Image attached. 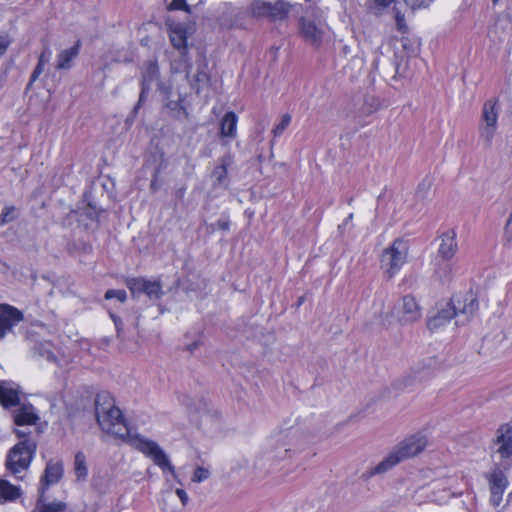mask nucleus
Here are the masks:
<instances>
[{
	"mask_svg": "<svg viewBox=\"0 0 512 512\" xmlns=\"http://www.w3.org/2000/svg\"><path fill=\"white\" fill-rule=\"evenodd\" d=\"M452 268L450 264L445 263L443 266H439L436 270V274L441 278V280H448L451 274Z\"/></svg>",
	"mask_w": 512,
	"mask_h": 512,
	"instance_id": "obj_41",
	"label": "nucleus"
},
{
	"mask_svg": "<svg viewBox=\"0 0 512 512\" xmlns=\"http://www.w3.org/2000/svg\"><path fill=\"white\" fill-rule=\"evenodd\" d=\"M485 477L489 483L490 503L494 507H498L503 500V494L508 486L507 477L499 467H495Z\"/></svg>",
	"mask_w": 512,
	"mask_h": 512,
	"instance_id": "obj_12",
	"label": "nucleus"
},
{
	"mask_svg": "<svg viewBox=\"0 0 512 512\" xmlns=\"http://www.w3.org/2000/svg\"><path fill=\"white\" fill-rule=\"evenodd\" d=\"M185 192H186V188H185V187H181V188H179V189H177V190H176L175 195H176V197H177L178 199H183V197H184V195H185Z\"/></svg>",
	"mask_w": 512,
	"mask_h": 512,
	"instance_id": "obj_54",
	"label": "nucleus"
},
{
	"mask_svg": "<svg viewBox=\"0 0 512 512\" xmlns=\"http://www.w3.org/2000/svg\"><path fill=\"white\" fill-rule=\"evenodd\" d=\"M20 215L19 209L14 205H6L0 213V226H4L14 220Z\"/></svg>",
	"mask_w": 512,
	"mask_h": 512,
	"instance_id": "obj_30",
	"label": "nucleus"
},
{
	"mask_svg": "<svg viewBox=\"0 0 512 512\" xmlns=\"http://www.w3.org/2000/svg\"><path fill=\"white\" fill-rule=\"evenodd\" d=\"M449 305L455 311L456 326H464L469 323L479 308L477 298L472 292L453 296Z\"/></svg>",
	"mask_w": 512,
	"mask_h": 512,
	"instance_id": "obj_4",
	"label": "nucleus"
},
{
	"mask_svg": "<svg viewBox=\"0 0 512 512\" xmlns=\"http://www.w3.org/2000/svg\"><path fill=\"white\" fill-rule=\"evenodd\" d=\"M166 109L170 111L171 115L177 119L187 118L188 113L180 103V101H169L166 104Z\"/></svg>",
	"mask_w": 512,
	"mask_h": 512,
	"instance_id": "obj_31",
	"label": "nucleus"
},
{
	"mask_svg": "<svg viewBox=\"0 0 512 512\" xmlns=\"http://www.w3.org/2000/svg\"><path fill=\"white\" fill-rule=\"evenodd\" d=\"M20 386L13 381H0V404L3 408L19 406L20 402Z\"/></svg>",
	"mask_w": 512,
	"mask_h": 512,
	"instance_id": "obj_16",
	"label": "nucleus"
},
{
	"mask_svg": "<svg viewBox=\"0 0 512 512\" xmlns=\"http://www.w3.org/2000/svg\"><path fill=\"white\" fill-rule=\"evenodd\" d=\"M150 189L152 192H156L159 190V183H158V170H156L153 174V178L150 183Z\"/></svg>",
	"mask_w": 512,
	"mask_h": 512,
	"instance_id": "obj_49",
	"label": "nucleus"
},
{
	"mask_svg": "<svg viewBox=\"0 0 512 512\" xmlns=\"http://www.w3.org/2000/svg\"><path fill=\"white\" fill-rule=\"evenodd\" d=\"M398 321L402 324L413 323L421 317V308L411 295L403 296L395 306Z\"/></svg>",
	"mask_w": 512,
	"mask_h": 512,
	"instance_id": "obj_13",
	"label": "nucleus"
},
{
	"mask_svg": "<svg viewBox=\"0 0 512 512\" xmlns=\"http://www.w3.org/2000/svg\"><path fill=\"white\" fill-rule=\"evenodd\" d=\"M440 245L438 248V255L448 261L455 255L458 244L456 240V233L453 230L447 231L440 236Z\"/></svg>",
	"mask_w": 512,
	"mask_h": 512,
	"instance_id": "obj_20",
	"label": "nucleus"
},
{
	"mask_svg": "<svg viewBox=\"0 0 512 512\" xmlns=\"http://www.w3.org/2000/svg\"><path fill=\"white\" fill-rule=\"evenodd\" d=\"M400 462L401 460L392 449L389 454L371 470L370 475L383 474Z\"/></svg>",
	"mask_w": 512,
	"mask_h": 512,
	"instance_id": "obj_26",
	"label": "nucleus"
},
{
	"mask_svg": "<svg viewBox=\"0 0 512 512\" xmlns=\"http://www.w3.org/2000/svg\"><path fill=\"white\" fill-rule=\"evenodd\" d=\"M290 122H291V116L289 114H284L282 116L281 121L279 122V124H277L275 126V128L273 129V131H272L274 137L280 136L285 131V129L288 127Z\"/></svg>",
	"mask_w": 512,
	"mask_h": 512,
	"instance_id": "obj_37",
	"label": "nucleus"
},
{
	"mask_svg": "<svg viewBox=\"0 0 512 512\" xmlns=\"http://www.w3.org/2000/svg\"><path fill=\"white\" fill-rule=\"evenodd\" d=\"M136 447L139 451L150 457L155 465L163 471H169L173 478L177 479L174 466L171 464L163 449L156 442L144 438H137Z\"/></svg>",
	"mask_w": 512,
	"mask_h": 512,
	"instance_id": "obj_7",
	"label": "nucleus"
},
{
	"mask_svg": "<svg viewBox=\"0 0 512 512\" xmlns=\"http://www.w3.org/2000/svg\"><path fill=\"white\" fill-rule=\"evenodd\" d=\"M209 476H210V472L208 469H206L204 467H197L192 476V481L200 483V482L208 479Z\"/></svg>",
	"mask_w": 512,
	"mask_h": 512,
	"instance_id": "obj_39",
	"label": "nucleus"
},
{
	"mask_svg": "<svg viewBox=\"0 0 512 512\" xmlns=\"http://www.w3.org/2000/svg\"><path fill=\"white\" fill-rule=\"evenodd\" d=\"M39 512H63L66 508V504L63 502H52L48 504L37 505Z\"/></svg>",
	"mask_w": 512,
	"mask_h": 512,
	"instance_id": "obj_34",
	"label": "nucleus"
},
{
	"mask_svg": "<svg viewBox=\"0 0 512 512\" xmlns=\"http://www.w3.org/2000/svg\"><path fill=\"white\" fill-rule=\"evenodd\" d=\"M432 186V179L425 177L418 185L416 195L417 197L424 199L426 198L430 188Z\"/></svg>",
	"mask_w": 512,
	"mask_h": 512,
	"instance_id": "obj_35",
	"label": "nucleus"
},
{
	"mask_svg": "<svg viewBox=\"0 0 512 512\" xmlns=\"http://www.w3.org/2000/svg\"><path fill=\"white\" fill-rule=\"evenodd\" d=\"M216 226L220 230L227 231L230 228V221L228 219H219L216 222Z\"/></svg>",
	"mask_w": 512,
	"mask_h": 512,
	"instance_id": "obj_50",
	"label": "nucleus"
},
{
	"mask_svg": "<svg viewBox=\"0 0 512 512\" xmlns=\"http://www.w3.org/2000/svg\"><path fill=\"white\" fill-rule=\"evenodd\" d=\"M169 10H184L189 12V6L186 3V0H172L168 5Z\"/></svg>",
	"mask_w": 512,
	"mask_h": 512,
	"instance_id": "obj_42",
	"label": "nucleus"
},
{
	"mask_svg": "<svg viewBox=\"0 0 512 512\" xmlns=\"http://www.w3.org/2000/svg\"><path fill=\"white\" fill-rule=\"evenodd\" d=\"M504 236L507 242L512 243V213L509 215L505 224Z\"/></svg>",
	"mask_w": 512,
	"mask_h": 512,
	"instance_id": "obj_44",
	"label": "nucleus"
},
{
	"mask_svg": "<svg viewBox=\"0 0 512 512\" xmlns=\"http://www.w3.org/2000/svg\"><path fill=\"white\" fill-rule=\"evenodd\" d=\"M303 302V297H300L298 300V304L300 305Z\"/></svg>",
	"mask_w": 512,
	"mask_h": 512,
	"instance_id": "obj_57",
	"label": "nucleus"
},
{
	"mask_svg": "<svg viewBox=\"0 0 512 512\" xmlns=\"http://www.w3.org/2000/svg\"><path fill=\"white\" fill-rule=\"evenodd\" d=\"M126 285L133 297L145 294L150 300H158L164 295L162 283L159 279L151 281L143 277H134L128 279Z\"/></svg>",
	"mask_w": 512,
	"mask_h": 512,
	"instance_id": "obj_9",
	"label": "nucleus"
},
{
	"mask_svg": "<svg viewBox=\"0 0 512 512\" xmlns=\"http://www.w3.org/2000/svg\"><path fill=\"white\" fill-rule=\"evenodd\" d=\"M105 299L107 300H110V299H117L119 302L123 303L126 301L127 299V293L125 290H122V289H109L106 291L105 293Z\"/></svg>",
	"mask_w": 512,
	"mask_h": 512,
	"instance_id": "obj_36",
	"label": "nucleus"
},
{
	"mask_svg": "<svg viewBox=\"0 0 512 512\" xmlns=\"http://www.w3.org/2000/svg\"><path fill=\"white\" fill-rule=\"evenodd\" d=\"M176 494L179 497V499H180V501H181V503L183 505H186L188 503L189 498H188V495L185 492V490H183V489H176Z\"/></svg>",
	"mask_w": 512,
	"mask_h": 512,
	"instance_id": "obj_51",
	"label": "nucleus"
},
{
	"mask_svg": "<svg viewBox=\"0 0 512 512\" xmlns=\"http://www.w3.org/2000/svg\"><path fill=\"white\" fill-rule=\"evenodd\" d=\"M21 495V490L18 486L12 485L8 480H0V498L5 501H14Z\"/></svg>",
	"mask_w": 512,
	"mask_h": 512,
	"instance_id": "obj_27",
	"label": "nucleus"
},
{
	"mask_svg": "<svg viewBox=\"0 0 512 512\" xmlns=\"http://www.w3.org/2000/svg\"><path fill=\"white\" fill-rule=\"evenodd\" d=\"M158 73H159V69H158V65L156 62H153V61H149L146 63L145 65V69L142 73V81H141V92H140V95H139V100L137 102V104L135 105L132 113L133 115H136L138 109L140 108V106L142 105L145 97H146V94L150 91L151 89V84L157 80L158 78Z\"/></svg>",
	"mask_w": 512,
	"mask_h": 512,
	"instance_id": "obj_14",
	"label": "nucleus"
},
{
	"mask_svg": "<svg viewBox=\"0 0 512 512\" xmlns=\"http://www.w3.org/2000/svg\"><path fill=\"white\" fill-rule=\"evenodd\" d=\"M496 453L501 458L507 459L512 456V428L508 425H502L497 430L496 439L494 440Z\"/></svg>",
	"mask_w": 512,
	"mask_h": 512,
	"instance_id": "obj_17",
	"label": "nucleus"
},
{
	"mask_svg": "<svg viewBox=\"0 0 512 512\" xmlns=\"http://www.w3.org/2000/svg\"><path fill=\"white\" fill-rule=\"evenodd\" d=\"M393 9L395 11V21H396L397 29L400 32H405L407 29V26L405 23L404 14L401 11V1L400 0L395 1V5H394Z\"/></svg>",
	"mask_w": 512,
	"mask_h": 512,
	"instance_id": "obj_32",
	"label": "nucleus"
},
{
	"mask_svg": "<svg viewBox=\"0 0 512 512\" xmlns=\"http://www.w3.org/2000/svg\"><path fill=\"white\" fill-rule=\"evenodd\" d=\"M10 45V40L7 36H0V57L3 56Z\"/></svg>",
	"mask_w": 512,
	"mask_h": 512,
	"instance_id": "obj_48",
	"label": "nucleus"
},
{
	"mask_svg": "<svg viewBox=\"0 0 512 512\" xmlns=\"http://www.w3.org/2000/svg\"><path fill=\"white\" fill-rule=\"evenodd\" d=\"M74 470L78 480H85L88 475L86 457L83 452L79 451L75 455Z\"/></svg>",
	"mask_w": 512,
	"mask_h": 512,
	"instance_id": "obj_28",
	"label": "nucleus"
},
{
	"mask_svg": "<svg viewBox=\"0 0 512 512\" xmlns=\"http://www.w3.org/2000/svg\"><path fill=\"white\" fill-rule=\"evenodd\" d=\"M433 0H403L406 6L412 10L428 6Z\"/></svg>",
	"mask_w": 512,
	"mask_h": 512,
	"instance_id": "obj_40",
	"label": "nucleus"
},
{
	"mask_svg": "<svg viewBox=\"0 0 512 512\" xmlns=\"http://www.w3.org/2000/svg\"><path fill=\"white\" fill-rule=\"evenodd\" d=\"M221 161L222 163L214 168L212 176L215 178V184L227 185V166L229 161L227 158H223Z\"/></svg>",
	"mask_w": 512,
	"mask_h": 512,
	"instance_id": "obj_29",
	"label": "nucleus"
},
{
	"mask_svg": "<svg viewBox=\"0 0 512 512\" xmlns=\"http://www.w3.org/2000/svg\"><path fill=\"white\" fill-rule=\"evenodd\" d=\"M208 80H209V77H208L207 73H205V72H198V74L195 77V82L197 83V85H194V88L196 89L197 93L200 90L199 83H207Z\"/></svg>",
	"mask_w": 512,
	"mask_h": 512,
	"instance_id": "obj_47",
	"label": "nucleus"
},
{
	"mask_svg": "<svg viewBox=\"0 0 512 512\" xmlns=\"http://www.w3.org/2000/svg\"><path fill=\"white\" fill-rule=\"evenodd\" d=\"M23 320V314L10 305H0V339Z\"/></svg>",
	"mask_w": 512,
	"mask_h": 512,
	"instance_id": "obj_15",
	"label": "nucleus"
},
{
	"mask_svg": "<svg viewBox=\"0 0 512 512\" xmlns=\"http://www.w3.org/2000/svg\"><path fill=\"white\" fill-rule=\"evenodd\" d=\"M44 67L45 65L44 64H41V63H37L35 69L33 70L32 72V75H31V78H30V81L27 85V88H30L32 83L34 81H36L38 79V77L42 74V72L44 71Z\"/></svg>",
	"mask_w": 512,
	"mask_h": 512,
	"instance_id": "obj_43",
	"label": "nucleus"
},
{
	"mask_svg": "<svg viewBox=\"0 0 512 512\" xmlns=\"http://www.w3.org/2000/svg\"><path fill=\"white\" fill-rule=\"evenodd\" d=\"M63 475V465L60 461H49L46 465L44 475L41 478L40 493L43 497L45 490L52 484L57 483Z\"/></svg>",
	"mask_w": 512,
	"mask_h": 512,
	"instance_id": "obj_18",
	"label": "nucleus"
},
{
	"mask_svg": "<svg viewBox=\"0 0 512 512\" xmlns=\"http://www.w3.org/2000/svg\"><path fill=\"white\" fill-rule=\"evenodd\" d=\"M434 365L435 360L428 359L427 363L423 364V366L415 367L413 371L415 375L419 378V380H422L423 378L431 374Z\"/></svg>",
	"mask_w": 512,
	"mask_h": 512,
	"instance_id": "obj_33",
	"label": "nucleus"
},
{
	"mask_svg": "<svg viewBox=\"0 0 512 512\" xmlns=\"http://www.w3.org/2000/svg\"><path fill=\"white\" fill-rule=\"evenodd\" d=\"M13 418L17 426L34 425L39 420L34 406L30 403H21L14 411Z\"/></svg>",
	"mask_w": 512,
	"mask_h": 512,
	"instance_id": "obj_19",
	"label": "nucleus"
},
{
	"mask_svg": "<svg viewBox=\"0 0 512 512\" xmlns=\"http://www.w3.org/2000/svg\"><path fill=\"white\" fill-rule=\"evenodd\" d=\"M291 9V5L284 0L268 2L255 0L250 6V12L254 17H265L272 21L284 20Z\"/></svg>",
	"mask_w": 512,
	"mask_h": 512,
	"instance_id": "obj_5",
	"label": "nucleus"
},
{
	"mask_svg": "<svg viewBox=\"0 0 512 512\" xmlns=\"http://www.w3.org/2000/svg\"><path fill=\"white\" fill-rule=\"evenodd\" d=\"M427 446V439L424 435L417 433L399 442L393 450L401 461L414 457L421 453Z\"/></svg>",
	"mask_w": 512,
	"mask_h": 512,
	"instance_id": "obj_11",
	"label": "nucleus"
},
{
	"mask_svg": "<svg viewBox=\"0 0 512 512\" xmlns=\"http://www.w3.org/2000/svg\"><path fill=\"white\" fill-rule=\"evenodd\" d=\"M89 218L94 222H98V215L96 213H90Z\"/></svg>",
	"mask_w": 512,
	"mask_h": 512,
	"instance_id": "obj_55",
	"label": "nucleus"
},
{
	"mask_svg": "<svg viewBox=\"0 0 512 512\" xmlns=\"http://www.w3.org/2000/svg\"><path fill=\"white\" fill-rule=\"evenodd\" d=\"M364 105L360 108L362 114H370L377 109L376 100L373 97L364 98Z\"/></svg>",
	"mask_w": 512,
	"mask_h": 512,
	"instance_id": "obj_38",
	"label": "nucleus"
},
{
	"mask_svg": "<svg viewBox=\"0 0 512 512\" xmlns=\"http://www.w3.org/2000/svg\"><path fill=\"white\" fill-rule=\"evenodd\" d=\"M110 317H111V319L114 322V325H115V328H116V332H117V336L120 337L122 332H123V322H122L120 317H118L117 315H115L113 313H110Z\"/></svg>",
	"mask_w": 512,
	"mask_h": 512,
	"instance_id": "obj_46",
	"label": "nucleus"
},
{
	"mask_svg": "<svg viewBox=\"0 0 512 512\" xmlns=\"http://www.w3.org/2000/svg\"><path fill=\"white\" fill-rule=\"evenodd\" d=\"M15 434L22 440L24 439H30L29 438V432L23 429H16Z\"/></svg>",
	"mask_w": 512,
	"mask_h": 512,
	"instance_id": "obj_52",
	"label": "nucleus"
},
{
	"mask_svg": "<svg viewBox=\"0 0 512 512\" xmlns=\"http://www.w3.org/2000/svg\"><path fill=\"white\" fill-rule=\"evenodd\" d=\"M298 31L302 39L313 47H320L326 35L325 25L316 19L300 17Z\"/></svg>",
	"mask_w": 512,
	"mask_h": 512,
	"instance_id": "obj_8",
	"label": "nucleus"
},
{
	"mask_svg": "<svg viewBox=\"0 0 512 512\" xmlns=\"http://www.w3.org/2000/svg\"><path fill=\"white\" fill-rule=\"evenodd\" d=\"M302 434L297 428H289L280 431L269 437L266 449L269 453L274 454L277 459H283L291 451L292 447L301 446Z\"/></svg>",
	"mask_w": 512,
	"mask_h": 512,
	"instance_id": "obj_3",
	"label": "nucleus"
},
{
	"mask_svg": "<svg viewBox=\"0 0 512 512\" xmlns=\"http://www.w3.org/2000/svg\"><path fill=\"white\" fill-rule=\"evenodd\" d=\"M81 48V41L77 40L75 44L57 55V70H68L72 67L73 60L79 55Z\"/></svg>",
	"mask_w": 512,
	"mask_h": 512,
	"instance_id": "obj_23",
	"label": "nucleus"
},
{
	"mask_svg": "<svg viewBox=\"0 0 512 512\" xmlns=\"http://www.w3.org/2000/svg\"><path fill=\"white\" fill-rule=\"evenodd\" d=\"M353 217V214H350L347 218V220H351V218Z\"/></svg>",
	"mask_w": 512,
	"mask_h": 512,
	"instance_id": "obj_58",
	"label": "nucleus"
},
{
	"mask_svg": "<svg viewBox=\"0 0 512 512\" xmlns=\"http://www.w3.org/2000/svg\"><path fill=\"white\" fill-rule=\"evenodd\" d=\"M409 246L407 241L396 239L381 255V267L388 279H391L406 263Z\"/></svg>",
	"mask_w": 512,
	"mask_h": 512,
	"instance_id": "obj_2",
	"label": "nucleus"
},
{
	"mask_svg": "<svg viewBox=\"0 0 512 512\" xmlns=\"http://www.w3.org/2000/svg\"><path fill=\"white\" fill-rule=\"evenodd\" d=\"M237 115L229 111L227 112L221 121L220 134L222 137L234 138L236 136L237 127Z\"/></svg>",
	"mask_w": 512,
	"mask_h": 512,
	"instance_id": "obj_25",
	"label": "nucleus"
},
{
	"mask_svg": "<svg viewBox=\"0 0 512 512\" xmlns=\"http://www.w3.org/2000/svg\"><path fill=\"white\" fill-rule=\"evenodd\" d=\"M200 344V341H194L193 343L186 346V350L192 353L200 346Z\"/></svg>",
	"mask_w": 512,
	"mask_h": 512,
	"instance_id": "obj_53",
	"label": "nucleus"
},
{
	"mask_svg": "<svg viewBox=\"0 0 512 512\" xmlns=\"http://www.w3.org/2000/svg\"><path fill=\"white\" fill-rule=\"evenodd\" d=\"M497 0H494V2H496Z\"/></svg>",
	"mask_w": 512,
	"mask_h": 512,
	"instance_id": "obj_59",
	"label": "nucleus"
},
{
	"mask_svg": "<svg viewBox=\"0 0 512 512\" xmlns=\"http://www.w3.org/2000/svg\"><path fill=\"white\" fill-rule=\"evenodd\" d=\"M37 444L32 439H24L15 444L7 453L6 470L16 479L22 480L36 454Z\"/></svg>",
	"mask_w": 512,
	"mask_h": 512,
	"instance_id": "obj_1",
	"label": "nucleus"
},
{
	"mask_svg": "<svg viewBox=\"0 0 512 512\" xmlns=\"http://www.w3.org/2000/svg\"><path fill=\"white\" fill-rule=\"evenodd\" d=\"M114 399L108 392L98 393L95 399V415L96 420L98 418L102 419V422L107 423L105 418V413L110 412L113 408H115ZM107 425V424H104Z\"/></svg>",
	"mask_w": 512,
	"mask_h": 512,
	"instance_id": "obj_24",
	"label": "nucleus"
},
{
	"mask_svg": "<svg viewBox=\"0 0 512 512\" xmlns=\"http://www.w3.org/2000/svg\"><path fill=\"white\" fill-rule=\"evenodd\" d=\"M52 52L49 47H45L39 55L38 62L41 64H48L51 59Z\"/></svg>",
	"mask_w": 512,
	"mask_h": 512,
	"instance_id": "obj_45",
	"label": "nucleus"
},
{
	"mask_svg": "<svg viewBox=\"0 0 512 512\" xmlns=\"http://www.w3.org/2000/svg\"><path fill=\"white\" fill-rule=\"evenodd\" d=\"M452 318H455V311L450 307L449 303L427 321V327L430 331H435L442 328L450 322Z\"/></svg>",
	"mask_w": 512,
	"mask_h": 512,
	"instance_id": "obj_21",
	"label": "nucleus"
},
{
	"mask_svg": "<svg viewBox=\"0 0 512 512\" xmlns=\"http://www.w3.org/2000/svg\"><path fill=\"white\" fill-rule=\"evenodd\" d=\"M169 37L173 47L179 50L182 56H185L187 51L186 28L181 24H175L173 26H170Z\"/></svg>",
	"mask_w": 512,
	"mask_h": 512,
	"instance_id": "obj_22",
	"label": "nucleus"
},
{
	"mask_svg": "<svg viewBox=\"0 0 512 512\" xmlns=\"http://www.w3.org/2000/svg\"><path fill=\"white\" fill-rule=\"evenodd\" d=\"M448 497H449V495H446V496H443V497H441V498H435L434 500H435V501H441V500H445V499H446V498H448Z\"/></svg>",
	"mask_w": 512,
	"mask_h": 512,
	"instance_id": "obj_56",
	"label": "nucleus"
},
{
	"mask_svg": "<svg viewBox=\"0 0 512 512\" xmlns=\"http://www.w3.org/2000/svg\"><path fill=\"white\" fill-rule=\"evenodd\" d=\"M106 424L102 419L98 418L97 422L103 431L112 434L120 439L126 440L131 438L130 430L123 418L122 412L118 407L113 408L110 412L105 413Z\"/></svg>",
	"mask_w": 512,
	"mask_h": 512,
	"instance_id": "obj_10",
	"label": "nucleus"
},
{
	"mask_svg": "<svg viewBox=\"0 0 512 512\" xmlns=\"http://www.w3.org/2000/svg\"><path fill=\"white\" fill-rule=\"evenodd\" d=\"M498 101L489 99L485 101L482 109V122L479 127V138L487 147L492 144L498 120Z\"/></svg>",
	"mask_w": 512,
	"mask_h": 512,
	"instance_id": "obj_6",
	"label": "nucleus"
}]
</instances>
